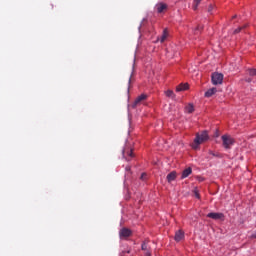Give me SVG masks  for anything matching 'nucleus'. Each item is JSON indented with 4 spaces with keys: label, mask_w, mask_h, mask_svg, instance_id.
Masks as SVG:
<instances>
[{
    "label": "nucleus",
    "mask_w": 256,
    "mask_h": 256,
    "mask_svg": "<svg viewBox=\"0 0 256 256\" xmlns=\"http://www.w3.org/2000/svg\"><path fill=\"white\" fill-rule=\"evenodd\" d=\"M217 93V88H211L205 92V97H213Z\"/></svg>",
    "instance_id": "13"
},
{
    "label": "nucleus",
    "mask_w": 256,
    "mask_h": 256,
    "mask_svg": "<svg viewBox=\"0 0 256 256\" xmlns=\"http://www.w3.org/2000/svg\"><path fill=\"white\" fill-rule=\"evenodd\" d=\"M246 83H255V80H253V78L249 77V78H245Z\"/></svg>",
    "instance_id": "22"
},
{
    "label": "nucleus",
    "mask_w": 256,
    "mask_h": 256,
    "mask_svg": "<svg viewBox=\"0 0 256 256\" xmlns=\"http://www.w3.org/2000/svg\"><path fill=\"white\" fill-rule=\"evenodd\" d=\"M208 140H209V134H207L206 131L200 134L197 133L196 138L194 139V143L192 144V148L197 149L199 145H201L202 143H205V141H208Z\"/></svg>",
    "instance_id": "1"
},
{
    "label": "nucleus",
    "mask_w": 256,
    "mask_h": 256,
    "mask_svg": "<svg viewBox=\"0 0 256 256\" xmlns=\"http://www.w3.org/2000/svg\"><path fill=\"white\" fill-rule=\"evenodd\" d=\"M221 139L224 149H231V147L235 145V138L232 137L231 135L224 134L222 135Z\"/></svg>",
    "instance_id": "2"
},
{
    "label": "nucleus",
    "mask_w": 256,
    "mask_h": 256,
    "mask_svg": "<svg viewBox=\"0 0 256 256\" xmlns=\"http://www.w3.org/2000/svg\"><path fill=\"white\" fill-rule=\"evenodd\" d=\"M237 16H233V19H235Z\"/></svg>",
    "instance_id": "30"
},
{
    "label": "nucleus",
    "mask_w": 256,
    "mask_h": 256,
    "mask_svg": "<svg viewBox=\"0 0 256 256\" xmlns=\"http://www.w3.org/2000/svg\"><path fill=\"white\" fill-rule=\"evenodd\" d=\"M212 83H213V85H221V83H223V74L213 73L212 74Z\"/></svg>",
    "instance_id": "3"
},
{
    "label": "nucleus",
    "mask_w": 256,
    "mask_h": 256,
    "mask_svg": "<svg viewBox=\"0 0 256 256\" xmlns=\"http://www.w3.org/2000/svg\"><path fill=\"white\" fill-rule=\"evenodd\" d=\"M196 31H199V27L196 28Z\"/></svg>",
    "instance_id": "29"
},
{
    "label": "nucleus",
    "mask_w": 256,
    "mask_h": 256,
    "mask_svg": "<svg viewBox=\"0 0 256 256\" xmlns=\"http://www.w3.org/2000/svg\"><path fill=\"white\" fill-rule=\"evenodd\" d=\"M185 111L186 113H193V111H195V107L193 106V104H188L186 107H185Z\"/></svg>",
    "instance_id": "16"
},
{
    "label": "nucleus",
    "mask_w": 256,
    "mask_h": 256,
    "mask_svg": "<svg viewBox=\"0 0 256 256\" xmlns=\"http://www.w3.org/2000/svg\"><path fill=\"white\" fill-rule=\"evenodd\" d=\"M201 1H203V0H194L193 1L192 8L194 11H197L199 5H201Z\"/></svg>",
    "instance_id": "17"
},
{
    "label": "nucleus",
    "mask_w": 256,
    "mask_h": 256,
    "mask_svg": "<svg viewBox=\"0 0 256 256\" xmlns=\"http://www.w3.org/2000/svg\"><path fill=\"white\" fill-rule=\"evenodd\" d=\"M168 183H172V181H175V179H177V172L172 171L170 172L167 177H166Z\"/></svg>",
    "instance_id": "9"
},
{
    "label": "nucleus",
    "mask_w": 256,
    "mask_h": 256,
    "mask_svg": "<svg viewBox=\"0 0 256 256\" xmlns=\"http://www.w3.org/2000/svg\"><path fill=\"white\" fill-rule=\"evenodd\" d=\"M123 157H125V159H126L127 161H131V158H133V150H127V149H125V150L123 151Z\"/></svg>",
    "instance_id": "8"
},
{
    "label": "nucleus",
    "mask_w": 256,
    "mask_h": 256,
    "mask_svg": "<svg viewBox=\"0 0 256 256\" xmlns=\"http://www.w3.org/2000/svg\"><path fill=\"white\" fill-rule=\"evenodd\" d=\"M249 27V24H244L241 27H238L237 29L234 30V35H237V33H241L244 29H247Z\"/></svg>",
    "instance_id": "15"
},
{
    "label": "nucleus",
    "mask_w": 256,
    "mask_h": 256,
    "mask_svg": "<svg viewBox=\"0 0 256 256\" xmlns=\"http://www.w3.org/2000/svg\"><path fill=\"white\" fill-rule=\"evenodd\" d=\"M185 237L183 231L179 230L175 234V241H181Z\"/></svg>",
    "instance_id": "14"
},
{
    "label": "nucleus",
    "mask_w": 256,
    "mask_h": 256,
    "mask_svg": "<svg viewBox=\"0 0 256 256\" xmlns=\"http://www.w3.org/2000/svg\"><path fill=\"white\" fill-rule=\"evenodd\" d=\"M155 9H156L157 13H163V11H166V9H167V4H165L163 2L157 3L155 6Z\"/></svg>",
    "instance_id": "7"
},
{
    "label": "nucleus",
    "mask_w": 256,
    "mask_h": 256,
    "mask_svg": "<svg viewBox=\"0 0 256 256\" xmlns=\"http://www.w3.org/2000/svg\"><path fill=\"white\" fill-rule=\"evenodd\" d=\"M167 37H169V30H167V28H165L163 30V34L160 37V43H165V40L167 39Z\"/></svg>",
    "instance_id": "11"
},
{
    "label": "nucleus",
    "mask_w": 256,
    "mask_h": 256,
    "mask_svg": "<svg viewBox=\"0 0 256 256\" xmlns=\"http://www.w3.org/2000/svg\"><path fill=\"white\" fill-rule=\"evenodd\" d=\"M146 176H147V174H145V173L142 174V175H141V179H145Z\"/></svg>",
    "instance_id": "25"
},
{
    "label": "nucleus",
    "mask_w": 256,
    "mask_h": 256,
    "mask_svg": "<svg viewBox=\"0 0 256 256\" xmlns=\"http://www.w3.org/2000/svg\"><path fill=\"white\" fill-rule=\"evenodd\" d=\"M129 84H131V77L129 78Z\"/></svg>",
    "instance_id": "27"
},
{
    "label": "nucleus",
    "mask_w": 256,
    "mask_h": 256,
    "mask_svg": "<svg viewBox=\"0 0 256 256\" xmlns=\"http://www.w3.org/2000/svg\"><path fill=\"white\" fill-rule=\"evenodd\" d=\"M191 173H193V170L191 169V167L186 168L182 172L181 179H187V177H189V175H191Z\"/></svg>",
    "instance_id": "10"
},
{
    "label": "nucleus",
    "mask_w": 256,
    "mask_h": 256,
    "mask_svg": "<svg viewBox=\"0 0 256 256\" xmlns=\"http://www.w3.org/2000/svg\"><path fill=\"white\" fill-rule=\"evenodd\" d=\"M216 137H219V132L216 133Z\"/></svg>",
    "instance_id": "26"
},
{
    "label": "nucleus",
    "mask_w": 256,
    "mask_h": 256,
    "mask_svg": "<svg viewBox=\"0 0 256 256\" xmlns=\"http://www.w3.org/2000/svg\"><path fill=\"white\" fill-rule=\"evenodd\" d=\"M119 235L121 239H127V237H131V230L129 228H122Z\"/></svg>",
    "instance_id": "4"
},
{
    "label": "nucleus",
    "mask_w": 256,
    "mask_h": 256,
    "mask_svg": "<svg viewBox=\"0 0 256 256\" xmlns=\"http://www.w3.org/2000/svg\"><path fill=\"white\" fill-rule=\"evenodd\" d=\"M209 219H214L215 221L222 219L224 217L223 213L211 212L207 214Z\"/></svg>",
    "instance_id": "6"
},
{
    "label": "nucleus",
    "mask_w": 256,
    "mask_h": 256,
    "mask_svg": "<svg viewBox=\"0 0 256 256\" xmlns=\"http://www.w3.org/2000/svg\"><path fill=\"white\" fill-rule=\"evenodd\" d=\"M145 256H151V252L146 251Z\"/></svg>",
    "instance_id": "24"
},
{
    "label": "nucleus",
    "mask_w": 256,
    "mask_h": 256,
    "mask_svg": "<svg viewBox=\"0 0 256 256\" xmlns=\"http://www.w3.org/2000/svg\"><path fill=\"white\" fill-rule=\"evenodd\" d=\"M215 9V6L213 4H210L208 7V13H212V11Z\"/></svg>",
    "instance_id": "21"
},
{
    "label": "nucleus",
    "mask_w": 256,
    "mask_h": 256,
    "mask_svg": "<svg viewBox=\"0 0 256 256\" xmlns=\"http://www.w3.org/2000/svg\"><path fill=\"white\" fill-rule=\"evenodd\" d=\"M210 155H215L213 152H210Z\"/></svg>",
    "instance_id": "28"
},
{
    "label": "nucleus",
    "mask_w": 256,
    "mask_h": 256,
    "mask_svg": "<svg viewBox=\"0 0 256 256\" xmlns=\"http://www.w3.org/2000/svg\"><path fill=\"white\" fill-rule=\"evenodd\" d=\"M187 89H189V84L185 83V84H180L176 87V91L179 93L180 91H187Z\"/></svg>",
    "instance_id": "12"
},
{
    "label": "nucleus",
    "mask_w": 256,
    "mask_h": 256,
    "mask_svg": "<svg viewBox=\"0 0 256 256\" xmlns=\"http://www.w3.org/2000/svg\"><path fill=\"white\" fill-rule=\"evenodd\" d=\"M142 251H147V243L142 244Z\"/></svg>",
    "instance_id": "23"
},
{
    "label": "nucleus",
    "mask_w": 256,
    "mask_h": 256,
    "mask_svg": "<svg viewBox=\"0 0 256 256\" xmlns=\"http://www.w3.org/2000/svg\"><path fill=\"white\" fill-rule=\"evenodd\" d=\"M145 99H147V95L141 94L140 96H138V97L135 99V101H134L132 107L135 108V107H137V105H141V103H143V101H145Z\"/></svg>",
    "instance_id": "5"
},
{
    "label": "nucleus",
    "mask_w": 256,
    "mask_h": 256,
    "mask_svg": "<svg viewBox=\"0 0 256 256\" xmlns=\"http://www.w3.org/2000/svg\"><path fill=\"white\" fill-rule=\"evenodd\" d=\"M194 196L196 197V199H201V195L199 194V191L194 190Z\"/></svg>",
    "instance_id": "20"
},
{
    "label": "nucleus",
    "mask_w": 256,
    "mask_h": 256,
    "mask_svg": "<svg viewBox=\"0 0 256 256\" xmlns=\"http://www.w3.org/2000/svg\"><path fill=\"white\" fill-rule=\"evenodd\" d=\"M165 94L166 97H170V99H175V93L173 92V90H167Z\"/></svg>",
    "instance_id": "18"
},
{
    "label": "nucleus",
    "mask_w": 256,
    "mask_h": 256,
    "mask_svg": "<svg viewBox=\"0 0 256 256\" xmlns=\"http://www.w3.org/2000/svg\"><path fill=\"white\" fill-rule=\"evenodd\" d=\"M247 75H249L250 78H251V77H255V75H256V69H255V68H253V69H248V70H247Z\"/></svg>",
    "instance_id": "19"
}]
</instances>
